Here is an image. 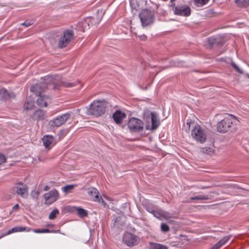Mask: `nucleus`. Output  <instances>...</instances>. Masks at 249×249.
Returning a JSON list of instances; mask_svg holds the SVG:
<instances>
[{"label":"nucleus","mask_w":249,"mask_h":249,"mask_svg":"<svg viewBox=\"0 0 249 249\" xmlns=\"http://www.w3.org/2000/svg\"><path fill=\"white\" fill-rule=\"evenodd\" d=\"M143 118L144 121L148 123L145 126V128L148 129L155 130L160 124V122L158 119V117L154 112L149 110H145L143 114Z\"/></svg>","instance_id":"obj_1"},{"label":"nucleus","mask_w":249,"mask_h":249,"mask_svg":"<svg viewBox=\"0 0 249 249\" xmlns=\"http://www.w3.org/2000/svg\"><path fill=\"white\" fill-rule=\"evenodd\" d=\"M105 101H97L93 102L87 111V114L95 116H99L103 114L106 111Z\"/></svg>","instance_id":"obj_2"},{"label":"nucleus","mask_w":249,"mask_h":249,"mask_svg":"<svg viewBox=\"0 0 249 249\" xmlns=\"http://www.w3.org/2000/svg\"><path fill=\"white\" fill-rule=\"evenodd\" d=\"M191 136L194 140L201 143L205 142L207 139V135L204 130L198 124L195 125L193 127Z\"/></svg>","instance_id":"obj_3"},{"label":"nucleus","mask_w":249,"mask_h":249,"mask_svg":"<svg viewBox=\"0 0 249 249\" xmlns=\"http://www.w3.org/2000/svg\"><path fill=\"white\" fill-rule=\"evenodd\" d=\"M218 132L221 133H225L233 129V125L231 119L230 117L224 118L219 122L216 126Z\"/></svg>","instance_id":"obj_4"},{"label":"nucleus","mask_w":249,"mask_h":249,"mask_svg":"<svg viewBox=\"0 0 249 249\" xmlns=\"http://www.w3.org/2000/svg\"><path fill=\"white\" fill-rule=\"evenodd\" d=\"M142 24L143 26H147L152 24L154 20L153 12L148 9H143L139 14Z\"/></svg>","instance_id":"obj_5"},{"label":"nucleus","mask_w":249,"mask_h":249,"mask_svg":"<svg viewBox=\"0 0 249 249\" xmlns=\"http://www.w3.org/2000/svg\"><path fill=\"white\" fill-rule=\"evenodd\" d=\"M123 243L129 247H133L138 244L140 238L138 236L129 232L124 233L123 237Z\"/></svg>","instance_id":"obj_6"},{"label":"nucleus","mask_w":249,"mask_h":249,"mask_svg":"<svg viewBox=\"0 0 249 249\" xmlns=\"http://www.w3.org/2000/svg\"><path fill=\"white\" fill-rule=\"evenodd\" d=\"M73 38L74 34L72 30H67L64 31L63 36L59 41L58 47L60 48L66 47Z\"/></svg>","instance_id":"obj_7"},{"label":"nucleus","mask_w":249,"mask_h":249,"mask_svg":"<svg viewBox=\"0 0 249 249\" xmlns=\"http://www.w3.org/2000/svg\"><path fill=\"white\" fill-rule=\"evenodd\" d=\"M70 114L66 113L58 116L49 122V125L51 127H59L65 124L70 118Z\"/></svg>","instance_id":"obj_8"},{"label":"nucleus","mask_w":249,"mask_h":249,"mask_svg":"<svg viewBox=\"0 0 249 249\" xmlns=\"http://www.w3.org/2000/svg\"><path fill=\"white\" fill-rule=\"evenodd\" d=\"M128 127L132 131H141L143 130V123L140 119L133 117L129 120Z\"/></svg>","instance_id":"obj_9"},{"label":"nucleus","mask_w":249,"mask_h":249,"mask_svg":"<svg viewBox=\"0 0 249 249\" xmlns=\"http://www.w3.org/2000/svg\"><path fill=\"white\" fill-rule=\"evenodd\" d=\"M43 196L45 200V203L50 205L57 200L59 197V193L56 190L53 189L45 194Z\"/></svg>","instance_id":"obj_10"},{"label":"nucleus","mask_w":249,"mask_h":249,"mask_svg":"<svg viewBox=\"0 0 249 249\" xmlns=\"http://www.w3.org/2000/svg\"><path fill=\"white\" fill-rule=\"evenodd\" d=\"M48 88L46 83H40L33 85L30 88V91L34 92L36 96L42 95V92Z\"/></svg>","instance_id":"obj_11"},{"label":"nucleus","mask_w":249,"mask_h":249,"mask_svg":"<svg viewBox=\"0 0 249 249\" xmlns=\"http://www.w3.org/2000/svg\"><path fill=\"white\" fill-rule=\"evenodd\" d=\"M14 189H16V191L17 194L22 197L26 196V194L28 192V188L25 184H24L22 182L17 183L15 184Z\"/></svg>","instance_id":"obj_12"},{"label":"nucleus","mask_w":249,"mask_h":249,"mask_svg":"<svg viewBox=\"0 0 249 249\" xmlns=\"http://www.w3.org/2000/svg\"><path fill=\"white\" fill-rule=\"evenodd\" d=\"M174 13L177 15L187 17L190 15L191 9L187 5L177 6L175 8Z\"/></svg>","instance_id":"obj_13"},{"label":"nucleus","mask_w":249,"mask_h":249,"mask_svg":"<svg viewBox=\"0 0 249 249\" xmlns=\"http://www.w3.org/2000/svg\"><path fill=\"white\" fill-rule=\"evenodd\" d=\"M46 117V111L41 109L35 111L30 116L32 120L37 122L44 120Z\"/></svg>","instance_id":"obj_14"},{"label":"nucleus","mask_w":249,"mask_h":249,"mask_svg":"<svg viewBox=\"0 0 249 249\" xmlns=\"http://www.w3.org/2000/svg\"><path fill=\"white\" fill-rule=\"evenodd\" d=\"M42 140L43 145L48 150L55 144V139L52 135H45L42 138Z\"/></svg>","instance_id":"obj_15"},{"label":"nucleus","mask_w":249,"mask_h":249,"mask_svg":"<svg viewBox=\"0 0 249 249\" xmlns=\"http://www.w3.org/2000/svg\"><path fill=\"white\" fill-rule=\"evenodd\" d=\"M38 96V98L36 100V103L40 107H47L48 103L51 102V99L48 96L42 94Z\"/></svg>","instance_id":"obj_16"},{"label":"nucleus","mask_w":249,"mask_h":249,"mask_svg":"<svg viewBox=\"0 0 249 249\" xmlns=\"http://www.w3.org/2000/svg\"><path fill=\"white\" fill-rule=\"evenodd\" d=\"M16 95L14 92L8 91L4 88L0 87V98L2 99H14Z\"/></svg>","instance_id":"obj_17"},{"label":"nucleus","mask_w":249,"mask_h":249,"mask_svg":"<svg viewBox=\"0 0 249 249\" xmlns=\"http://www.w3.org/2000/svg\"><path fill=\"white\" fill-rule=\"evenodd\" d=\"M112 117L117 124H121L123 119L126 117V115L121 110H116L113 114Z\"/></svg>","instance_id":"obj_18"},{"label":"nucleus","mask_w":249,"mask_h":249,"mask_svg":"<svg viewBox=\"0 0 249 249\" xmlns=\"http://www.w3.org/2000/svg\"><path fill=\"white\" fill-rule=\"evenodd\" d=\"M78 82H69L61 80L59 84H55L53 86L54 89H58V87L62 86L65 88H71L75 86Z\"/></svg>","instance_id":"obj_19"},{"label":"nucleus","mask_w":249,"mask_h":249,"mask_svg":"<svg viewBox=\"0 0 249 249\" xmlns=\"http://www.w3.org/2000/svg\"><path fill=\"white\" fill-rule=\"evenodd\" d=\"M27 229H28V228H26L25 227H21V226L15 227L13 228L11 230H9L6 233L1 235L0 236V239L1 238H2V237H4V236L8 235L9 234H11L13 232L27 231Z\"/></svg>","instance_id":"obj_20"},{"label":"nucleus","mask_w":249,"mask_h":249,"mask_svg":"<svg viewBox=\"0 0 249 249\" xmlns=\"http://www.w3.org/2000/svg\"><path fill=\"white\" fill-rule=\"evenodd\" d=\"M87 193L88 194L93 198L98 199V196L99 195V192L94 187H89L87 189Z\"/></svg>","instance_id":"obj_21"},{"label":"nucleus","mask_w":249,"mask_h":249,"mask_svg":"<svg viewBox=\"0 0 249 249\" xmlns=\"http://www.w3.org/2000/svg\"><path fill=\"white\" fill-rule=\"evenodd\" d=\"M150 249H168V247L165 245L156 243L154 242H149Z\"/></svg>","instance_id":"obj_22"},{"label":"nucleus","mask_w":249,"mask_h":249,"mask_svg":"<svg viewBox=\"0 0 249 249\" xmlns=\"http://www.w3.org/2000/svg\"><path fill=\"white\" fill-rule=\"evenodd\" d=\"M153 214L156 217L161 219V217H165L166 213L160 209H156L155 211H153Z\"/></svg>","instance_id":"obj_23"},{"label":"nucleus","mask_w":249,"mask_h":249,"mask_svg":"<svg viewBox=\"0 0 249 249\" xmlns=\"http://www.w3.org/2000/svg\"><path fill=\"white\" fill-rule=\"evenodd\" d=\"M234 2L240 8H246L249 6V0H234Z\"/></svg>","instance_id":"obj_24"},{"label":"nucleus","mask_w":249,"mask_h":249,"mask_svg":"<svg viewBox=\"0 0 249 249\" xmlns=\"http://www.w3.org/2000/svg\"><path fill=\"white\" fill-rule=\"evenodd\" d=\"M213 197V196L211 195H206V196H198L195 197H191L190 199L191 200H207L209 199H211Z\"/></svg>","instance_id":"obj_25"},{"label":"nucleus","mask_w":249,"mask_h":249,"mask_svg":"<svg viewBox=\"0 0 249 249\" xmlns=\"http://www.w3.org/2000/svg\"><path fill=\"white\" fill-rule=\"evenodd\" d=\"M75 209L80 217H84L88 215L87 211L85 209L79 207H75Z\"/></svg>","instance_id":"obj_26"},{"label":"nucleus","mask_w":249,"mask_h":249,"mask_svg":"<svg viewBox=\"0 0 249 249\" xmlns=\"http://www.w3.org/2000/svg\"><path fill=\"white\" fill-rule=\"evenodd\" d=\"M216 38H214L213 37H210L207 38V42L208 43V48L210 49H212L215 46H216Z\"/></svg>","instance_id":"obj_27"},{"label":"nucleus","mask_w":249,"mask_h":249,"mask_svg":"<svg viewBox=\"0 0 249 249\" xmlns=\"http://www.w3.org/2000/svg\"><path fill=\"white\" fill-rule=\"evenodd\" d=\"M200 151L203 153L212 155L214 153V150L210 147H203L200 149Z\"/></svg>","instance_id":"obj_28"},{"label":"nucleus","mask_w":249,"mask_h":249,"mask_svg":"<svg viewBox=\"0 0 249 249\" xmlns=\"http://www.w3.org/2000/svg\"><path fill=\"white\" fill-rule=\"evenodd\" d=\"M34 107V102L30 100L27 101L24 104V108L26 110L32 109Z\"/></svg>","instance_id":"obj_29"},{"label":"nucleus","mask_w":249,"mask_h":249,"mask_svg":"<svg viewBox=\"0 0 249 249\" xmlns=\"http://www.w3.org/2000/svg\"><path fill=\"white\" fill-rule=\"evenodd\" d=\"M231 237V235L225 236L221 239L217 244L219 247H221L229 241Z\"/></svg>","instance_id":"obj_30"},{"label":"nucleus","mask_w":249,"mask_h":249,"mask_svg":"<svg viewBox=\"0 0 249 249\" xmlns=\"http://www.w3.org/2000/svg\"><path fill=\"white\" fill-rule=\"evenodd\" d=\"M58 210L57 209H54L50 213L49 218L51 220L54 219V218H55L56 215L58 214Z\"/></svg>","instance_id":"obj_31"},{"label":"nucleus","mask_w":249,"mask_h":249,"mask_svg":"<svg viewBox=\"0 0 249 249\" xmlns=\"http://www.w3.org/2000/svg\"><path fill=\"white\" fill-rule=\"evenodd\" d=\"M195 4L198 6H203L208 3L209 0H194Z\"/></svg>","instance_id":"obj_32"},{"label":"nucleus","mask_w":249,"mask_h":249,"mask_svg":"<svg viewBox=\"0 0 249 249\" xmlns=\"http://www.w3.org/2000/svg\"><path fill=\"white\" fill-rule=\"evenodd\" d=\"M160 228L161 231L164 232H168L170 231V228L168 225L164 223H161Z\"/></svg>","instance_id":"obj_33"},{"label":"nucleus","mask_w":249,"mask_h":249,"mask_svg":"<svg viewBox=\"0 0 249 249\" xmlns=\"http://www.w3.org/2000/svg\"><path fill=\"white\" fill-rule=\"evenodd\" d=\"M75 186L76 185H69L65 186L63 188V190L64 192L67 193L72 190L74 188V186Z\"/></svg>","instance_id":"obj_34"},{"label":"nucleus","mask_w":249,"mask_h":249,"mask_svg":"<svg viewBox=\"0 0 249 249\" xmlns=\"http://www.w3.org/2000/svg\"><path fill=\"white\" fill-rule=\"evenodd\" d=\"M231 65L235 70L239 73H243V71L240 69L239 67L233 62L231 63Z\"/></svg>","instance_id":"obj_35"},{"label":"nucleus","mask_w":249,"mask_h":249,"mask_svg":"<svg viewBox=\"0 0 249 249\" xmlns=\"http://www.w3.org/2000/svg\"><path fill=\"white\" fill-rule=\"evenodd\" d=\"M216 42H217L216 43V46H218V47H221V46H223L224 44H225L224 41L223 39H221L217 38Z\"/></svg>","instance_id":"obj_36"},{"label":"nucleus","mask_w":249,"mask_h":249,"mask_svg":"<svg viewBox=\"0 0 249 249\" xmlns=\"http://www.w3.org/2000/svg\"><path fill=\"white\" fill-rule=\"evenodd\" d=\"M94 201L98 202L99 203H102L103 204V205H104L105 207L107 205L106 203L103 200V199L101 197H99V196H98V199H96V198L94 199Z\"/></svg>","instance_id":"obj_37"},{"label":"nucleus","mask_w":249,"mask_h":249,"mask_svg":"<svg viewBox=\"0 0 249 249\" xmlns=\"http://www.w3.org/2000/svg\"><path fill=\"white\" fill-rule=\"evenodd\" d=\"M120 219H121L120 217H116L115 220H114V221L113 222V227H117V228L119 227L120 225H119V222Z\"/></svg>","instance_id":"obj_38"},{"label":"nucleus","mask_w":249,"mask_h":249,"mask_svg":"<svg viewBox=\"0 0 249 249\" xmlns=\"http://www.w3.org/2000/svg\"><path fill=\"white\" fill-rule=\"evenodd\" d=\"M42 231H43V233H51V232L56 233L59 231V230L51 231L48 229H42Z\"/></svg>","instance_id":"obj_39"},{"label":"nucleus","mask_w":249,"mask_h":249,"mask_svg":"<svg viewBox=\"0 0 249 249\" xmlns=\"http://www.w3.org/2000/svg\"><path fill=\"white\" fill-rule=\"evenodd\" d=\"M33 231L36 233H43L42 229H32L30 228H28L27 231Z\"/></svg>","instance_id":"obj_40"},{"label":"nucleus","mask_w":249,"mask_h":249,"mask_svg":"<svg viewBox=\"0 0 249 249\" xmlns=\"http://www.w3.org/2000/svg\"><path fill=\"white\" fill-rule=\"evenodd\" d=\"M192 124V121L191 120H187L186 123V127L185 128V131L186 132L189 131L190 129V125Z\"/></svg>","instance_id":"obj_41"},{"label":"nucleus","mask_w":249,"mask_h":249,"mask_svg":"<svg viewBox=\"0 0 249 249\" xmlns=\"http://www.w3.org/2000/svg\"><path fill=\"white\" fill-rule=\"evenodd\" d=\"M6 161V158L5 156L2 154H0V165L5 162Z\"/></svg>","instance_id":"obj_42"},{"label":"nucleus","mask_w":249,"mask_h":249,"mask_svg":"<svg viewBox=\"0 0 249 249\" xmlns=\"http://www.w3.org/2000/svg\"><path fill=\"white\" fill-rule=\"evenodd\" d=\"M33 24V22L30 21L26 20L23 23H21V25H24L25 27H28Z\"/></svg>","instance_id":"obj_43"},{"label":"nucleus","mask_w":249,"mask_h":249,"mask_svg":"<svg viewBox=\"0 0 249 249\" xmlns=\"http://www.w3.org/2000/svg\"><path fill=\"white\" fill-rule=\"evenodd\" d=\"M67 133V131L66 130H61L60 131L59 133V135L60 137L65 136Z\"/></svg>","instance_id":"obj_44"},{"label":"nucleus","mask_w":249,"mask_h":249,"mask_svg":"<svg viewBox=\"0 0 249 249\" xmlns=\"http://www.w3.org/2000/svg\"><path fill=\"white\" fill-rule=\"evenodd\" d=\"M140 38L141 40H143V41H144V40H146L147 39V36H146L144 35H143L142 36H140Z\"/></svg>","instance_id":"obj_45"},{"label":"nucleus","mask_w":249,"mask_h":249,"mask_svg":"<svg viewBox=\"0 0 249 249\" xmlns=\"http://www.w3.org/2000/svg\"><path fill=\"white\" fill-rule=\"evenodd\" d=\"M220 247H219L218 244L216 243L214 246L212 247L210 249H219Z\"/></svg>","instance_id":"obj_46"},{"label":"nucleus","mask_w":249,"mask_h":249,"mask_svg":"<svg viewBox=\"0 0 249 249\" xmlns=\"http://www.w3.org/2000/svg\"><path fill=\"white\" fill-rule=\"evenodd\" d=\"M19 208V205L18 204H16L14 207H13V210L16 211Z\"/></svg>","instance_id":"obj_47"},{"label":"nucleus","mask_w":249,"mask_h":249,"mask_svg":"<svg viewBox=\"0 0 249 249\" xmlns=\"http://www.w3.org/2000/svg\"><path fill=\"white\" fill-rule=\"evenodd\" d=\"M49 189H50V187H49V186H47V185H46V186H45L44 187L43 190H44V191H47L49 190Z\"/></svg>","instance_id":"obj_48"},{"label":"nucleus","mask_w":249,"mask_h":249,"mask_svg":"<svg viewBox=\"0 0 249 249\" xmlns=\"http://www.w3.org/2000/svg\"><path fill=\"white\" fill-rule=\"evenodd\" d=\"M155 210H156V209H147V211H148L149 213H152V214H153V211H155Z\"/></svg>","instance_id":"obj_49"},{"label":"nucleus","mask_w":249,"mask_h":249,"mask_svg":"<svg viewBox=\"0 0 249 249\" xmlns=\"http://www.w3.org/2000/svg\"><path fill=\"white\" fill-rule=\"evenodd\" d=\"M35 194L36 196L38 195L39 193L38 192H35Z\"/></svg>","instance_id":"obj_50"},{"label":"nucleus","mask_w":249,"mask_h":249,"mask_svg":"<svg viewBox=\"0 0 249 249\" xmlns=\"http://www.w3.org/2000/svg\"><path fill=\"white\" fill-rule=\"evenodd\" d=\"M231 117H233L234 118H235V117L234 116H233V115H231Z\"/></svg>","instance_id":"obj_51"}]
</instances>
